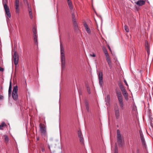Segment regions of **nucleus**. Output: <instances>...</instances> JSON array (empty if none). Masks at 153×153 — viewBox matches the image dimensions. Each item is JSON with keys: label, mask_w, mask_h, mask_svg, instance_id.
<instances>
[{"label": "nucleus", "mask_w": 153, "mask_h": 153, "mask_svg": "<svg viewBox=\"0 0 153 153\" xmlns=\"http://www.w3.org/2000/svg\"><path fill=\"white\" fill-rule=\"evenodd\" d=\"M140 150L139 149H137L136 150V153H139Z\"/></svg>", "instance_id": "obj_43"}, {"label": "nucleus", "mask_w": 153, "mask_h": 153, "mask_svg": "<svg viewBox=\"0 0 153 153\" xmlns=\"http://www.w3.org/2000/svg\"><path fill=\"white\" fill-rule=\"evenodd\" d=\"M139 133H140V137L143 136V132L141 130L139 131Z\"/></svg>", "instance_id": "obj_39"}, {"label": "nucleus", "mask_w": 153, "mask_h": 153, "mask_svg": "<svg viewBox=\"0 0 153 153\" xmlns=\"http://www.w3.org/2000/svg\"><path fill=\"white\" fill-rule=\"evenodd\" d=\"M37 140H39V137H38V138H37Z\"/></svg>", "instance_id": "obj_48"}, {"label": "nucleus", "mask_w": 153, "mask_h": 153, "mask_svg": "<svg viewBox=\"0 0 153 153\" xmlns=\"http://www.w3.org/2000/svg\"><path fill=\"white\" fill-rule=\"evenodd\" d=\"M105 101L106 102V103H109L110 101V97L109 95H107L106 97L105 98Z\"/></svg>", "instance_id": "obj_23"}, {"label": "nucleus", "mask_w": 153, "mask_h": 153, "mask_svg": "<svg viewBox=\"0 0 153 153\" xmlns=\"http://www.w3.org/2000/svg\"><path fill=\"white\" fill-rule=\"evenodd\" d=\"M4 71V69L1 68V67H0V71L3 72Z\"/></svg>", "instance_id": "obj_42"}, {"label": "nucleus", "mask_w": 153, "mask_h": 153, "mask_svg": "<svg viewBox=\"0 0 153 153\" xmlns=\"http://www.w3.org/2000/svg\"><path fill=\"white\" fill-rule=\"evenodd\" d=\"M67 1L70 9L71 10V12H72V11H73V7L71 1L70 0H67Z\"/></svg>", "instance_id": "obj_15"}, {"label": "nucleus", "mask_w": 153, "mask_h": 153, "mask_svg": "<svg viewBox=\"0 0 153 153\" xmlns=\"http://www.w3.org/2000/svg\"><path fill=\"white\" fill-rule=\"evenodd\" d=\"M29 14L30 15V18L32 19L33 18V15L32 11L31 10V9L30 8H29Z\"/></svg>", "instance_id": "obj_24"}, {"label": "nucleus", "mask_w": 153, "mask_h": 153, "mask_svg": "<svg viewBox=\"0 0 153 153\" xmlns=\"http://www.w3.org/2000/svg\"><path fill=\"white\" fill-rule=\"evenodd\" d=\"M108 64L109 65V66L110 68L111 69L112 68V65H111V62L108 63Z\"/></svg>", "instance_id": "obj_38"}, {"label": "nucleus", "mask_w": 153, "mask_h": 153, "mask_svg": "<svg viewBox=\"0 0 153 153\" xmlns=\"http://www.w3.org/2000/svg\"><path fill=\"white\" fill-rule=\"evenodd\" d=\"M119 87L121 91L125 89L124 86L122 85H119Z\"/></svg>", "instance_id": "obj_32"}, {"label": "nucleus", "mask_w": 153, "mask_h": 153, "mask_svg": "<svg viewBox=\"0 0 153 153\" xmlns=\"http://www.w3.org/2000/svg\"><path fill=\"white\" fill-rule=\"evenodd\" d=\"M79 95H80V94L81 95V94H82L81 93V92H80V91L79 92Z\"/></svg>", "instance_id": "obj_46"}, {"label": "nucleus", "mask_w": 153, "mask_h": 153, "mask_svg": "<svg viewBox=\"0 0 153 153\" xmlns=\"http://www.w3.org/2000/svg\"><path fill=\"white\" fill-rule=\"evenodd\" d=\"M98 78L99 79V83L101 87H102L103 84L102 80V73L101 71L98 72Z\"/></svg>", "instance_id": "obj_7"}, {"label": "nucleus", "mask_w": 153, "mask_h": 153, "mask_svg": "<svg viewBox=\"0 0 153 153\" xmlns=\"http://www.w3.org/2000/svg\"><path fill=\"white\" fill-rule=\"evenodd\" d=\"M44 149H42V152H44Z\"/></svg>", "instance_id": "obj_47"}, {"label": "nucleus", "mask_w": 153, "mask_h": 153, "mask_svg": "<svg viewBox=\"0 0 153 153\" xmlns=\"http://www.w3.org/2000/svg\"><path fill=\"white\" fill-rule=\"evenodd\" d=\"M33 37L34 41V43L36 45H38V42H37V36L36 35V34H33Z\"/></svg>", "instance_id": "obj_18"}, {"label": "nucleus", "mask_w": 153, "mask_h": 153, "mask_svg": "<svg viewBox=\"0 0 153 153\" xmlns=\"http://www.w3.org/2000/svg\"><path fill=\"white\" fill-rule=\"evenodd\" d=\"M145 48L147 51V54L149 55L150 54L149 45V44L148 42L146 40V41Z\"/></svg>", "instance_id": "obj_11"}, {"label": "nucleus", "mask_w": 153, "mask_h": 153, "mask_svg": "<svg viewBox=\"0 0 153 153\" xmlns=\"http://www.w3.org/2000/svg\"><path fill=\"white\" fill-rule=\"evenodd\" d=\"M4 141L6 143H8L9 141L8 137L7 135L4 136Z\"/></svg>", "instance_id": "obj_26"}, {"label": "nucleus", "mask_w": 153, "mask_h": 153, "mask_svg": "<svg viewBox=\"0 0 153 153\" xmlns=\"http://www.w3.org/2000/svg\"><path fill=\"white\" fill-rule=\"evenodd\" d=\"M78 134L79 139V141L81 143H83L84 139L82 137V133L80 130H78Z\"/></svg>", "instance_id": "obj_9"}, {"label": "nucleus", "mask_w": 153, "mask_h": 153, "mask_svg": "<svg viewBox=\"0 0 153 153\" xmlns=\"http://www.w3.org/2000/svg\"><path fill=\"white\" fill-rule=\"evenodd\" d=\"M104 54L105 56V57H107L109 56L107 50L105 49L103 50Z\"/></svg>", "instance_id": "obj_27"}, {"label": "nucleus", "mask_w": 153, "mask_h": 153, "mask_svg": "<svg viewBox=\"0 0 153 153\" xmlns=\"http://www.w3.org/2000/svg\"><path fill=\"white\" fill-rule=\"evenodd\" d=\"M145 3V2L143 0H140L137 1L136 2V4L138 6H141Z\"/></svg>", "instance_id": "obj_13"}, {"label": "nucleus", "mask_w": 153, "mask_h": 153, "mask_svg": "<svg viewBox=\"0 0 153 153\" xmlns=\"http://www.w3.org/2000/svg\"><path fill=\"white\" fill-rule=\"evenodd\" d=\"M5 125V123L4 122H3L1 123V124L0 125V129L3 130L2 128Z\"/></svg>", "instance_id": "obj_25"}, {"label": "nucleus", "mask_w": 153, "mask_h": 153, "mask_svg": "<svg viewBox=\"0 0 153 153\" xmlns=\"http://www.w3.org/2000/svg\"><path fill=\"white\" fill-rule=\"evenodd\" d=\"M115 152H118L117 148V144L116 143L115 144L114 147Z\"/></svg>", "instance_id": "obj_35"}, {"label": "nucleus", "mask_w": 153, "mask_h": 153, "mask_svg": "<svg viewBox=\"0 0 153 153\" xmlns=\"http://www.w3.org/2000/svg\"><path fill=\"white\" fill-rule=\"evenodd\" d=\"M24 1V3L25 4L29 6V3L27 2V0H23Z\"/></svg>", "instance_id": "obj_36"}, {"label": "nucleus", "mask_w": 153, "mask_h": 153, "mask_svg": "<svg viewBox=\"0 0 153 153\" xmlns=\"http://www.w3.org/2000/svg\"><path fill=\"white\" fill-rule=\"evenodd\" d=\"M115 114L117 119H118L120 116L119 110L118 108L115 109Z\"/></svg>", "instance_id": "obj_14"}, {"label": "nucleus", "mask_w": 153, "mask_h": 153, "mask_svg": "<svg viewBox=\"0 0 153 153\" xmlns=\"http://www.w3.org/2000/svg\"><path fill=\"white\" fill-rule=\"evenodd\" d=\"M73 23L74 25V27L75 29L76 30L78 29V26L76 22V21L73 22Z\"/></svg>", "instance_id": "obj_20"}, {"label": "nucleus", "mask_w": 153, "mask_h": 153, "mask_svg": "<svg viewBox=\"0 0 153 153\" xmlns=\"http://www.w3.org/2000/svg\"><path fill=\"white\" fill-rule=\"evenodd\" d=\"M18 87L17 85L15 86L13 88L12 92V96L13 100H17L18 99Z\"/></svg>", "instance_id": "obj_3"}, {"label": "nucleus", "mask_w": 153, "mask_h": 153, "mask_svg": "<svg viewBox=\"0 0 153 153\" xmlns=\"http://www.w3.org/2000/svg\"><path fill=\"white\" fill-rule=\"evenodd\" d=\"M122 92L123 94L125 100H128V94L127 92L126 89L121 91Z\"/></svg>", "instance_id": "obj_12"}, {"label": "nucleus", "mask_w": 153, "mask_h": 153, "mask_svg": "<svg viewBox=\"0 0 153 153\" xmlns=\"http://www.w3.org/2000/svg\"><path fill=\"white\" fill-rule=\"evenodd\" d=\"M124 82L126 85L127 86H128V84H127V82L126 81V80H124Z\"/></svg>", "instance_id": "obj_44"}, {"label": "nucleus", "mask_w": 153, "mask_h": 153, "mask_svg": "<svg viewBox=\"0 0 153 153\" xmlns=\"http://www.w3.org/2000/svg\"><path fill=\"white\" fill-rule=\"evenodd\" d=\"M60 51L61 53V68L62 70L65 68V62L64 49L62 44H60Z\"/></svg>", "instance_id": "obj_1"}, {"label": "nucleus", "mask_w": 153, "mask_h": 153, "mask_svg": "<svg viewBox=\"0 0 153 153\" xmlns=\"http://www.w3.org/2000/svg\"><path fill=\"white\" fill-rule=\"evenodd\" d=\"M15 8L16 9V12L17 13H19V6H15Z\"/></svg>", "instance_id": "obj_33"}, {"label": "nucleus", "mask_w": 153, "mask_h": 153, "mask_svg": "<svg viewBox=\"0 0 153 153\" xmlns=\"http://www.w3.org/2000/svg\"><path fill=\"white\" fill-rule=\"evenodd\" d=\"M7 0H3L2 3L4 6V8L8 7L7 5Z\"/></svg>", "instance_id": "obj_22"}, {"label": "nucleus", "mask_w": 153, "mask_h": 153, "mask_svg": "<svg viewBox=\"0 0 153 153\" xmlns=\"http://www.w3.org/2000/svg\"><path fill=\"white\" fill-rule=\"evenodd\" d=\"M13 58L15 65H17L18 63L19 55L16 51H15L14 52L13 56Z\"/></svg>", "instance_id": "obj_6"}, {"label": "nucleus", "mask_w": 153, "mask_h": 153, "mask_svg": "<svg viewBox=\"0 0 153 153\" xmlns=\"http://www.w3.org/2000/svg\"><path fill=\"white\" fill-rule=\"evenodd\" d=\"M72 17V21L73 22L76 21V18L75 16V14L74 13L72 12L71 13Z\"/></svg>", "instance_id": "obj_21"}, {"label": "nucleus", "mask_w": 153, "mask_h": 153, "mask_svg": "<svg viewBox=\"0 0 153 153\" xmlns=\"http://www.w3.org/2000/svg\"><path fill=\"white\" fill-rule=\"evenodd\" d=\"M33 34H36L37 32L36 31V29L35 28V27H34L33 28Z\"/></svg>", "instance_id": "obj_37"}, {"label": "nucleus", "mask_w": 153, "mask_h": 153, "mask_svg": "<svg viewBox=\"0 0 153 153\" xmlns=\"http://www.w3.org/2000/svg\"><path fill=\"white\" fill-rule=\"evenodd\" d=\"M6 14V16L7 18H8L7 16L9 18H10L11 17V13L10 11L9 7L4 8Z\"/></svg>", "instance_id": "obj_8"}, {"label": "nucleus", "mask_w": 153, "mask_h": 153, "mask_svg": "<svg viewBox=\"0 0 153 153\" xmlns=\"http://www.w3.org/2000/svg\"><path fill=\"white\" fill-rule=\"evenodd\" d=\"M15 6H19V0H16Z\"/></svg>", "instance_id": "obj_30"}, {"label": "nucleus", "mask_w": 153, "mask_h": 153, "mask_svg": "<svg viewBox=\"0 0 153 153\" xmlns=\"http://www.w3.org/2000/svg\"><path fill=\"white\" fill-rule=\"evenodd\" d=\"M116 93L117 94L120 105L122 109H123V103L122 95L120 91H117Z\"/></svg>", "instance_id": "obj_2"}, {"label": "nucleus", "mask_w": 153, "mask_h": 153, "mask_svg": "<svg viewBox=\"0 0 153 153\" xmlns=\"http://www.w3.org/2000/svg\"><path fill=\"white\" fill-rule=\"evenodd\" d=\"M87 91L88 92V93L89 94H91V91L90 90V87L88 86H87Z\"/></svg>", "instance_id": "obj_31"}, {"label": "nucleus", "mask_w": 153, "mask_h": 153, "mask_svg": "<svg viewBox=\"0 0 153 153\" xmlns=\"http://www.w3.org/2000/svg\"><path fill=\"white\" fill-rule=\"evenodd\" d=\"M12 92V84L11 81H10V85L8 90V96L10 97Z\"/></svg>", "instance_id": "obj_16"}, {"label": "nucleus", "mask_w": 153, "mask_h": 153, "mask_svg": "<svg viewBox=\"0 0 153 153\" xmlns=\"http://www.w3.org/2000/svg\"><path fill=\"white\" fill-rule=\"evenodd\" d=\"M40 131L42 134L45 136L46 134V129L45 125L43 124L40 123L39 124Z\"/></svg>", "instance_id": "obj_5"}, {"label": "nucleus", "mask_w": 153, "mask_h": 153, "mask_svg": "<svg viewBox=\"0 0 153 153\" xmlns=\"http://www.w3.org/2000/svg\"><path fill=\"white\" fill-rule=\"evenodd\" d=\"M141 141L142 143V144L143 146H144L146 147V143L145 139L144 137V136L140 137Z\"/></svg>", "instance_id": "obj_19"}, {"label": "nucleus", "mask_w": 153, "mask_h": 153, "mask_svg": "<svg viewBox=\"0 0 153 153\" xmlns=\"http://www.w3.org/2000/svg\"><path fill=\"white\" fill-rule=\"evenodd\" d=\"M108 48H109V50L110 51H111V48H110V47L109 46H108Z\"/></svg>", "instance_id": "obj_45"}, {"label": "nucleus", "mask_w": 153, "mask_h": 153, "mask_svg": "<svg viewBox=\"0 0 153 153\" xmlns=\"http://www.w3.org/2000/svg\"><path fill=\"white\" fill-rule=\"evenodd\" d=\"M117 139L119 145L120 146H123V143L122 137L120 134V132L119 129L117 130Z\"/></svg>", "instance_id": "obj_4"}, {"label": "nucleus", "mask_w": 153, "mask_h": 153, "mask_svg": "<svg viewBox=\"0 0 153 153\" xmlns=\"http://www.w3.org/2000/svg\"><path fill=\"white\" fill-rule=\"evenodd\" d=\"M90 55L93 57H95L96 56L95 54L94 53H93L92 55L91 54Z\"/></svg>", "instance_id": "obj_41"}, {"label": "nucleus", "mask_w": 153, "mask_h": 153, "mask_svg": "<svg viewBox=\"0 0 153 153\" xmlns=\"http://www.w3.org/2000/svg\"><path fill=\"white\" fill-rule=\"evenodd\" d=\"M132 109L133 110L135 111L137 110V107L135 104H134L132 106Z\"/></svg>", "instance_id": "obj_28"}, {"label": "nucleus", "mask_w": 153, "mask_h": 153, "mask_svg": "<svg viewBox=\"0 0 153 153\" xmlns=\"http://www.w3.org/2000/svg\"><path fill=\"white\" fill-rule=\"evenodd\" d=\"M84 26L85 28V30L88 33L89 35L91 34V32L90 29L89 28L88 25L86 23L84 24Z\"/></svg>", "instance_id": "obj_10"}, {"label": "nucleus", "mask_w": 153, "mask_h": 153, "mask_svg": "<svg viewBox=\"0 0 153 153\" xmlns=\"http://www.w3.org/2000/svg\"><path fill=\"white\" fill-rule=\"evenodd\" d=\"M4 98L3 96L2 95H0V100H3Z\"/></svg>", "instance_id": "obj_40"}, {"label": "nucleus", "mask_w": 153, "mask_h": 153, "mask_svg": "<svg viewBox=\"0 0 153 153\" xmlns=\"http://www.w3.org/2000/svg\"><path fill=\"white\" fill-rule=\"evenodd\" d=\"M106 58L108 63L111 62L109 56L106 57Z\"/></svg>", "instance_id": "obj_34"}, {"label": "nucleus", "mask_w": 153, "mask_h": 153, "mask_svg": "<svg viewBox=\"0 0 153 153\" xmlns=\"http://www.w3.org/2000/svg\"><path fill=\"white\" fill-rule=\"evenodd\" d=\"M85 106L86 110L88 112H89V102L87 100H85Z\"/></svg>", "instance_id": "obj_17"}, {"label": "nucleus", "mask_w": 153, "mask_h": 153, "mask_svg": "<svg viewBox=\"0 0 153 153\" xmlns=\"http://www.w3.org/2000/svg\"><path fill=\"white\" fill-rule=\"evenodd\" d=\"M114 153H118V152H114Z\"/></svg>", "instance_id": "obj_49"}, {"label": "nucleus", "mask_w": 153, "mask_h": 153, "mask_svg": "<svg viewBox=\"0 0 153 153\" xmlns=\"http://www.w3.org/2000/svg\"><path fill=\"white\" fill-rule=\"evenodd\" d=\"M124 27H125V31L127 32H128L129 31V29L128 27L127 26L125 25L124 26Z\"/></svg>", "instance_id": "obj_29"}]
</instances>
